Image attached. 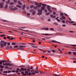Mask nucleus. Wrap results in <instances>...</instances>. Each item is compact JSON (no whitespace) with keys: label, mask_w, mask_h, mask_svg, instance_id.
Segmentation results:
<instances>
[{"label":"nucleus","mask_w":76,"mask_h":76,"mask_svg":"<svg viewBox=\"0 0 76 76\" xmlns=\"http://www.w3.org/2000/svg\"><path fill=\"white\" fill-rule=\"evenodd\" d=\"M16 44V43L14 42H13L12 43V45H14Z\"/></svg>","instance_id":"nucleus-39"},{"label":"nucleus","mask_w":76,"mask_h":76,"mask_svg":"<svg viewBox=\"0 0 76 76\" xmlns=\"http://www.w3.org/2000/svg\"><path fill=\"white\" fill-rule=\"evenodd\" d=\"M4 22H9V21L6 20H3Z\"/></svg>","instance_id":"nucleus-45"},{"label":"nucleus","mask_w":76,"mask_h":76,"mask_svg":"<svg viewBox=\"0 0 76 76\" xmlns=\"http://www.w3.org/2000/svg\"><path fill=\"white\" fill-rule=\"evenodd\" d=\"M31 73H32L31 74V75H35V72H31Z\"/></svg>","instance_id":"nucleus-37"},{"label":"nucleus","mask_w":76,"mask_h":76,"mask_svg":"<svg viewBox=\"0 0 76 76\" xmlns=\"http://www.w3.org/2000/svg\"><path fill=\"white\" fill-rule=\"evenodd\" d=\"M13 39V38L12 37L11 38H10V40H12Z\"/></svg>","instance_id":"nucleus-50"},{"label":"nucleus","mask_w":76,"mask_h":76,"mask_svg":"<svg viewBox=\"0 0 76 76\" xmlns=\"http://www.w3.org/2000/svg\"><path fill=\"white\" fill-rule=\"evenodd\" d=\"M29 44H30L31 45H35V44L33 43H28Z\"/></svg>","instance_id":"nucleus-40"},{"label":"nucleus","mask_w":76,"mask_h":76,"mask_svg":"<svg viewBox=\"0 0 76 76\" xmlns=\"http://www.w3.org/2000/svg\"><path fill=\"white\" fill-rule=\"evenodd\" d=\"M29 12H33L32 14L33 15H35V13H36V12L35 11H34V10H32V9H31V10H29Z\"/></svg>","instance_id":"nucleus-6"},{"label":"nucleus","mask_w":76,"mask_h":76,"mask_svg":"<svg viewBox=\"0 0 76 76\" xmlns=\"http://www.w3.org/2000/svg\"><path fill=\"white\" fill-rule=\"evenodd\" d=\"M47 9H48V10L49 11L50 13H52V10L50 9H51V7H50V6H47Z\"/></svg>","instance_id":"nucleus-4"},{"label":"nucleus","mask_w":76,"mask_h":76,"mask_svg":"<svg viewBox=\"0 0 76 76\" xmlns=\"http://www.w3.org/2000/svg\"><path fill=\"white\" fill-rule=\"evenodd\" d=\"M68 22L70 23H75L74 22L72 21H68Z\"/></svg>","instance_id":"nucleus-15"},{"label":"nucleus","mask_w":76,"mask_h":76,"mask_svg":"<svg viewBox=\"0 0 76 76\" xmlns=\"http://www.w3.org/2000/svg\"><path fill=\"white\" fill-rule=\"evenodd\" d=\"M0 67L1 68V69H3V68H4V66H3L1 65H0Z\"/></svg>","instance_id":"nucleus-19"},{"label":"nucleus","mask_w":76,"mask_h":76,"mask_svg":"<svg viewBox=\"0 0 76 76\" xmlns=\"http://www.w3.org/2000/svg\"><path fill=\"white\" fill-rule=\"evenodd\" d=\"M50 51H51V52H52L53 53H54L56 52V50H51Z\"/></svg>","instance_id":"nucleus-21"},{"label":"nucleus","mask_w":76,"mask_h":76,"mask_svg":"<svg viewBox=\"0 0 76 76\" xmlns=\"http://www.w3.org/2000/svg\"><path fill=\"white\" fill-rule=\"evenodd\" d=\"M17 71H18V70H20V69H19V68H17Z\"/></svg>","instance_id":"nucleus-60"},{"label":"nucleus","mask_w":76,"mask_h":76,"mask_svg":"<svg viewBox=\"0 0 76 76\" xmlns=\"http://www.w3.org/2000/svg\"><path fill=\"white\" fill-rule=\"evenodd\" d=\"M72 45L73 47H76V45Z\"/></svg>","instance_id":"nucleus-54"},{"label":"nucleus","mask_w":76,"mask_h":76,"mask_svg":"<svg viewBox=\"0 0 76 76\" xmlns=\"http://www.w3.org/2000/svg\"><path fill=\"white\" fill-rule=\"evenodd\" d=\"M51 42H57V43H59V44H60V42H57L56 41H54V40L50 41V42H49L51 43Z\"/></svg>","instance_id":"nucleus-10"},{"label":"nucleus","mask_w":76,"mask_h":76,"mask_svg":"<svg viewBox=\"0 0 76 76\" xmlns=\"http://www.w3.org/2000/svg\"><path fill=\"white\" fill-rule=\"evenodd\" d=\"M1 45L0 46L1 48H3V46H6L7 45V42H5L3 40L1 41Z\"/></svg>","instance_id":"nucleus-2"},{"label":"nucleus","mask_w":76,"mask_h":76,"mask_svg":"<svg viewBox=\"0 0 76 76\" xmlns=\"http://www.w3.org/2000/svg\"><path fill=\"white\" fill-rule=\"evenodd\" d=\"M1 37H5V35L4 34H1L0 35Z\"/></svg>","instance_id":"nucleus-25"},{"label":"nucleus","mask_w":76,"mask_h":76,"mask_svg":"<svg viewBox=\"0 0 76 76\" xmlns=\"http://www.w3.org/2000/svg\"><path fill=\"white\" fill-rule=\"evenodd\" d=\"M25 73H26V75H28V71H26L25 72Z\"/></svg>","instance_id":"nucleus-29"},{"label":"nucleus","mask_w":76,"mask_h":76,"mask_svg":"<svg viewBox=\"0 0 76 76\" xmlns=\"http://www.w3.org/2000/svg\"><path fill=\"white\" fill-rule=\"evenodd\" d=\"M54 25H58V23H53Z\"/></svg>","instance_id":"nucleus-27"},{"label":"nucleus","mask_w":76,"mask_h":76,"mask_svg":"<svg viewBox=\"0 0 76 76\" xmlns=\"http://www.w3.org/2000/svg\"><path fill=\"white\" fill-rule=\"evenodd\" d=\"M17 7H19V8H22V6H20V5H16Z\"/></svg>","instance_id":"nucleus-16"},{"label":"nucleus","mask_w":76,"mask_h":76,"mask_svg":"<svg viewBox=\"0 0 76 76\" xmlns=\"http://www.w3.org/2000/svg\"><path fill=\"white\" fill-rule=\"evenodd\" d=\"M68 53L69 54H72V52H68Z\"/></svg>","instance_id":"nucleus-55"},{"label":"nucleus","mask_w":76,"mask_h":76,"mask_svg":"<svg viewBox=\"0 0 76 76\" xmlns=\"http://www.w3.org/2000/svg\"><path fill=\"white\" fill-rule=\"evenodd\" d=\"M27 75H32V73H28V74H27Z\"/></svg>","instance_id":"nucleus-42"},{"label":"nucleus","mask_w":76,"mask_h":76,"mask_svg":"<svg viewBox=\"0 0 76 76\" xmlns=\"http://www.w3.org/2000/svg\"><path fill=\"white\" fill-rule=\"evenodd\" d=\"M7 39H9V40H10V37H9V36H7Z\"/></svg>","instance_id":"nucleus-31"},{"label":"nucleus","mask_w":76,"mask_h":76,"mask_svg":"<svg viewBox=\"0 0 76 76\" xmlns=\"http://www.w3.org/2000/svg\"><path fill=\"white\" fill-rule=\"evenodd\" d=\"M42 5L44 7H46V4H43Z\"/></svg>","instance_id":"nucleus-28"},{"label":"nucleus","mask_w":76,"mask_h":76,"mask_svg":"<svg viewBox=\"0 0 76 76\" xmlns=\"http://www.w3.org/2000/svg\"><path fill=\"white\" fill-rule=\"evenodd\" d=\"M9 66H13V64H9Z\"/></svg>","instance_id":"nucleus-52"},{"label":"nucleus","mask_w":76,"mask_h":76,"mask_svg":"<svg viewBox=\"0 0 76 76\" xmlns=\"http://www.w3.org/2000/svg\"><path fill=\"white\" fill-rule=\"evenodd\" d=\"M44 12H45V13H47V9H45L44 10Z\"/></svg>","instance_id":"nucleus-33"},{"label":"nucleus","mask_w":76,"mask_h":76,"mask_svg":"<svg viewBox=\"0 0 76 76\" xmlns=\"http://www.w3.org/2000/svg\"><path fill=\"white\" fill-rule=\"evenodd\" d=\"M24 71V69L23 68H21L20 69V70H19L20 72H23Z\"/></svg>","instance_id":"nucleus-12"},{"label":"nucleus","mask_w":76,"mask_h":76,"mask_svg":"<svg viewBox=\"0 0 76 76\" xmlns=\"http://www.w3.org/2000/svg\"><path fill=\"white\" fill-rule=\"evenodd\" d=\"M34 7V5H31L30 6V8H32V7Z\"/></svg>","instance_id":"nucleus-41"},{"label":"nucleus","mask_w":76,"mask_h":76,"mask_svg":"<svg viewBox=\"0 0 76 76\" xmlns=\"http://www.w3.org/2000/svg\"><path fill=\"white\" fill-rule=\"evenodd\" d=\"M7 7H8V5H7V4H6L5 6V7H4V8L7 9Z\"/></svg>","instance_id":"nucleus-24"},{"label":"nucleus","mask_w":76,"mask_h":76,"mask_svg":"<svg viewBox=\"0 0 76 76\" xmlns=\"http://www.w3.org/2000/svg\"><path fill=\"white\" fill-rule=\"evenodd\" d=\"M45 9V7H42L41 8V10H38V12H39V13H37L38 15H42V10H44Z\"/></svg>","instance_id":"nucleus-1"},{"label":"nucleus","mask_w":76,"mask_h":76,"mask_svg":"<svg viewBox=\"0 0 76 76\" xmlns=\"http://www.w3.org/2000/svg\"><path fill=\"white\" fill-rule=\"evenodd\" d=\"M73 54H76V52H73Z\"/></svg>","instance_id":"nucleus-64"},{"label":"nucleus","mask_w":76,"mask_h":76,"mask_svg":"<svg viewBox=\"0 0 76 76\" xmlns=\"http://www.w3.org/2000/svg\"><path fill=\"white\" fill-rule=\"evenodd\" d=\"M7 71H5L3 72V73H7Z\"/></svg>","instance_id":"nucleus-32"},{"label":"nucleus","mask_w":76,"mask_h":76,"mask_svg":"<svg viewBox=\"0 0 76 76\" xmlns=\"http://www.w3.org/2000/svg\"><path fill=\"white\" fill-rule=\"evenodd\" d=\"M20 67H25V66L23 65H22L19 66Z\"/></svg>","instance_id":"nucleus-20"},{"label":"nucleus","mask_w":76,"mask_h":76,"mask_svg":"<svg viewBox=\"0 0 76 76\" xmlns=\"http://www.w3.org/2000/svg\"><path fill=\"white\" fill-rule=\"evenodd\" d=\"M3 64V62H2V61H0V64Z\"/></svg>","instance_id":"nucleus-43"},{"label":"nucleus","mask_w":76,"mask_h":76,"mask_svg":"<svg viewBox=\"0 0 76 76\" xmlns=\"http://www.w3.org/2000/svg\"><path fill=\"white\" fill-rule=\"evenodd\" d=\"M5 69H9V67L7 66H5Z\"/></svg>","instance_id":"nucleus-34"},{"label":"nucleus","mask_w":76,"mask_h":76,"mask_svg":"<svg viewBox=\"0 0 76 76\" xmlns=\"http://www.w3.org/2000/svg\"><path fill=\"white\" fill-rule=\"evenodd\" d=\"M53 75H54V76H60V75H58L55 74H53Z\"/></svg>","instance_id":"nucleus-30"},{"label":"nucleus","mask_w":76,"mask_h":76,"mask_svg":"<svg viewBox=\"0 0 76 76\" xmlns=\"http://www.w3.org/2000/svg\"><path fill=\"white\" fill-rule=\"evenodd\" d=\"M41 7V5H39L38 6H37V7H34V9L35 10L37 9L38 7Z\"/></svg>","instance_id":"nucleus-7"},{"label":"nucleus","mask_w":76,"mask_h":76,"mask_svg":"<svg viewBox=\"0 0 76 76\" xmlns=\"http://www.w3.org/2000/svg\"><path fill=\"white\" fill-rule=\"evenodd\" d=\"M12 72L13 73H15L16 72V71L15 70H12Z\"/></svg>","instance_id":"nucleus-48"},{"label":"nucleus","mask_w":76,"mask_h":76,"mask_svg":"<svg viewBox=\"0 0 76 76\" xmlns=\"http://www.w3.org/2000/svg\"><path fill=\"white\" fill-rule=\"evenodd\" d=\"M63 13H61L60 15L62 17L60 19H65V17L63 16Z\"/></svg>","instance_id":"nucleus-5"},{"label":"nucleus","mask_w":76,"mask_h":76,"mask_svg":"<svg viewBox=\"0 0 76 76\" xmlns=\"http://www.w3.org/2000/svg\"><path fill=\"white\" fill-rule=\"evenodd\" d=\"M21 44H22L23 45H26V44L25 43H21Z\"/></svg>","instance_id":"nucleus-44"},{"label":"nucleus","mask_w":76,"mask_h":76,"mask_svg":"<svg viewBox=\"0 0 76 76\" xmlns=\"http://www.w3.org/2000/svg\"><path fill=\"white\" fill-rule=\"evenodd\" d=\"M10 2V0H8V1H7L6 3L7 4H9Z\"/></svg>","instance_id":"nucleus-18"},{"label":"nucleus","mask_w":76,"mask_h":76,"mask_svg":"<svg viewBox=\"0 0 76 76\" xmlns=\"http://www.w3.org/2000/svg\"><path fill=\"white\" fill-rule=\"evenodd\" d=\"M1 75H7V74H1Z\"/></svg>","instance_id":"nucleus-53"},{"label":"nucleus","mask_w":76,"mask_h":76,"mask_svg":"<svg viewBox=\"0 0 76 76\" xmlns=\"http://www.w3.org/2000/svg\"><path fill=\"white\" fill-rule=\"evenodd\" d=\"M42 35H54V34H42Z\"/></svg>","instance_id":"nucleus-9"},{"label":"nucleus","mask_w":76,"mask_h":76,"mask_svg":"<svg viewBox=\"0 0 76 76\" xmlns=\"http://www.w3.org/2000/svg\"><path fill=\"white\" fill-rule=\"evenodd\" d=\"M50 12H48V13H46L45 15H50Z\"/></svg>","instance_id":"nucleus-35"},{"label":"nucleus","mask_w":76,"mask_h":76,"mask_svg":"<svg viewBox=\"0 0 76 76\" xmlns=\"http://www.w3.org/2000/svg\"><path fill=\"white\" fill-rule=\"evenodd\" d=\"M7 44L8 45H10V43L8 42L7 43Z\"/></svg>","instance_id":"nucleus-56"},{"label":"nucleus","mask_w":76,"mask_h":76,"mask_svg":"<svg viewBox=\"0 0 76 76\" xmlns=\"http://www.w3.org/2000/svg\"><path fill=\"white\" fill-rule=\"evenodd\" d=\"M11 72H12L11 71H8V73H11Z\"/></svg>","instance_id":"nucleus-58"},{"label":"nucleus","mask_w":76,"mask_h":76,"mask_svg":"<svg viewBox=\"0 0 76 76\" xmlns=\"http://www.w3.org/2000/svg\"><path fill=\"white\" fill-rule=\"evenodd\" d=\"M25 5H24L22 7V9L23 10H24L25 9Z\"/></svg>","instance_id":"nucleus-17"},{"label":"nucleus","mask_w":76,"mask_h":76,"mask_svg":"<svg viewBox=\"0 0 76 76\" xmlns=\"http://www.w3.org/2000/svg\"><path fill=\"white\" fill-rule=\"evenodd\" d=\"M64 15H65L66 16H67V18H68L69 19H70V18H69V15H67V14H66V13H64Z\"/></svg>","instance_id":"nucleus-13"},{"label":"nucleus","mask_w":76,"mask_h":76,"mask_svg":"<svg viewBox=\"0 0 76 76\" xmlns=\"http://www.w3.org/2000/svg\"><path fill=\"white\" fill-rule=\"evenodd\" d=\"M42 29H43L44 30H46V31H48L49 29L48 28H42Z\"/></svg>","instance_id":"nucleus-14"},{"label":"nucleus","mask_w":76,"mask_h":76,"mask_svg":"<svg viewBox=\"0 0 76 76\" xmlns=\"http://www.w3.org/2000/svg\"><path fill=\"white\" fill-rule=\"evenodd\" d=\"M36 5H37V6H38L39 5H39V4L37 3H36Z\"/></svg>","instance_id":"nucleus-51"},{"label":"nucleus","mask_w":76,"mask_h":76,"mask_svg":"<svg viewBox=\"0 0 76 76\" xmlns=\"http://www.w3.org/2000/svg\"><path fill=\"white\" fill-rule=\"evenodd\" d=\"M6 48L7 50H9V46H6Z\"/></svg>","instance_id":"nucleus-23"},{"label":"nucleus","mask_w":76,"mask_h":76,"mask_svg":"<svg viewBox=\"0 0 76 76\" xmlns=\"http://www.w3.org/2000/svg\"><path fill=\"white\" fill-rule=\"evenodd\" d=\"M27 15H28V16H30V14L29 13H28L27 14Z\"/></svg>","instance_id":"nucleus-62"},{"label":"nucleus","mask_w":76,"mask_h":76,"mask_svg":"<svg viewBox=\"0 0 76 76\" xmlns=\"http://www.w3.org/2000/svg\"><path fill=\"white\" fill-rule=\"evenodd\" d=\"M4 7L3 5V3H0V8L2 9Z\"/></svg>","instance_id":"nucleus-8"},{"label":"nucleus","mask_w":76,"mask_h":76,"mask_svg":"<svg viewBox=\"0 0 76 76\" xmlns=\"http://www.w3.org/2000/svg\"><path fill=\"white\" fill-rule=\"evenodd\" d=\"M43 53H44V52L46 53V52H47V50H45V51L43 50Z\"/></svg>","instance_id":"nucleus-57"},{"label":"nucleus","mask_w":76,"mask_h":76,"mask_svg":"<svg viewBox=\"0 0 76 76\" xmlns=\"http://www.w3.org/2000/svg\"><path fill=\"white\" fill-rule=\"evenodd\" d=\"M50 16L51 18H53V16H54V15H50Z\"/></svg>","instance_id":"nucleus-36"},{"label":"nucleus","mask_w":76,"mask_h":76,"mask_svg":"<svg viewBox=\"0 0 76 76\" xmlns=\"http://www.w3.org/2000/svg\"><path fill=\"white\" fill-rule=\"evenodd\" d=\"M62 26L65 27V26H66V25L64 24V25H62Z\"/></svg>","instance_id":"nucleus-63"},{"label":"nucleus","mask_w":76,"mask_h":76,"mask_svg":"<svg viewBox=\"0 0 76 76\" xmlns=\"http://www.w3.org/2000/svg\"><path fill=\"white\" fill-rule=\"evenodd\" d=\"M14 3L13 2H10V4H14Z\"/></svg>","instance_id":"nucleus-47"},{"label":"nucleus","mask_w":76,"mask_h":76,"mask_svg":"<svg viewBox=\"0 0 76 76\" xmlns=\"http://www.w3.org/2000/svg\"><path fill=\"white\" fill-rule=\"evenodd\" d=\"M18 47L19 48H18V50H20V48H22L26 47V46H15L14 47V48H17V47Z\"/></svg>","instance_id":"nucleus-3"},{"label":"nucleus","mask_w":76,"mask_h":76,"mask_svg":"<svg viewBox=\"0 0 76 76\" xmlns=\"http://www.w3.org/2000/svg\"><path fill=\"white\" fill-rule=\"evenodd\" d=\"M50 30L51 31H54V29L53 28H50Z\"/></svg>","instance_id":"nucleus-26"},{"label":"nucleus","mask_w":76,"mask_h":76,"mask_svg":"<svg viewBox=\"0 0 76 76\" xmlns=\"http://www.w3.org/2000/svg\"><path fill=\"white\" fill-rule=\"evenodd\" d=\"M11 10H18V8L16 7H15L14 8H11Z\"/></svg>","instance_id":"nucleus-11"},{"label":"nucleus","mask_w":76,"mask_h":76,"mask_svg":"<svg viewBox=\"0 0 76 76\" xmlns=\"http://www.w3.org/2000/svg\"><path fill=\"white\" fill-rule=\"evenodd\" d=\"M9 63H5V64L6 65V66H9Z\"/></svg>","instance_id":"nucleus-38"},{"label":"nucleus","mask_w":76,"mask_h":76,"mask_svg":"<svg viewBox=\"0 0 76 76\" xmlns=\"http://www.w3.org/2000/svg\"><path fill=\"white\" fill-rule=\"evenodd\" d=\"M18 3L19 5H22V4L20 2V1H18Z\"/></svg>","instance_id":"nucleus-22"},{"label":"nucleus","mask_w":76,"mask_h":76,"mask_svg":"<svg viewBox=\"0 0 76 76\" xmlns=\"http://www.w3.org/2000/svg\"><path fill=\"white\" fill-rule=\"evenodd\" d=\"M14 2L15 3L17 2V0H14Z\"/></svg>","instance_id":"nucleus-59"},{"label":"nucleus","mask_w":76,"mask_h":76,"mask_svg":"<svg viewBox=\"0 0 76 76\" xmlns=\"http://www.w3.org/2000/svg\"><path fill=\"white\" fill-rule=\"evenodd\" d=\"M31 47H34V48H38V47H37V46H31Z\"/></svg>","instance_id":"nucleus-46"},{"label":"nucleus","mask_w":76,"mask_h":76,"mask_svg":"<svg viewBox=\"0 0 76 76\" xmlns=\"http://www.w3.org/2000/svg\"><path fill=\"white\" fill-rule=\"evenodd\" d=\"M62 22L63 23H65V21L64 20L62 21Z\"/></svg>","instance_id":"nucleus-49"},{"label":"nucleus","mask_w":76,"mask_h":76,"mask_svg":"<svg viewBox=\"0 0 76 76\" xmlns=\"http://www.w3.org/2000/svg\"><path fill=\"white\" fill-rule=\"evenodd\" d=\"M6 37H4V39H6Z\"/></svg>","instance_id":"nucleus-61"}]
</instances>
